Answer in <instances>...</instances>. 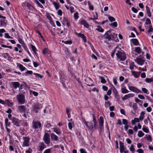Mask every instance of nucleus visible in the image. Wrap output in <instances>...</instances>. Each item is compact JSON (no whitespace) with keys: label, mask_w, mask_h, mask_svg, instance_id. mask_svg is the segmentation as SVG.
<instances>
[{"label":"nucleus","mask_w":153,"mask_h":153,"mask_svg":"<svg viewBox=\"0 0 153 153\" xmlns=\"http://www.w3.org/2000/svg\"><path fill=\"white\" fill-rule=\"evenodd\" d=\"M6 25V23L5 21L3 20L0 21V26L1 27H5Z\"/></svg>","instance_id":"35"},{"label":"nucleus","mask_w":153,"mask_h":153,"mask_svg":"<svg viewBox=\"0 0 153 153\" xmlns=\"http://www.w3.org/2000/svg\"><path fill=\"white\" fill-rule=\"evenodd\" d=\"M31 46L32 50L34 53L36 54V51H37L36 48L34 45H31Z\"/></svg>","instance_id":"39"},{"label":"nucleus","mask_w":153,"mask_h":153,"mask_svg":"<svg viewBox=\"0 0 153 153\" xmlns=\"http://www.w3.org/2000/svg\"><path fill=\"white\" fill-rule=\"evenodd\" d=\"M122 122L123 124L125 125H127L128 124V120L126 119H123Z\"/></svg>","instance_id":"50"},{"label":"nucleus","mask_w":153,"mask_h":153,"mask_svg":"<svg viewBox=\"0 0 153 153\" xmlns=\"http://www.w3.org/2000/svg\"><path fill=\"white\" fill-rule=\"evenodd\" d=\"M111 31L110 30H109L107 31V32L106 33L105 35H106V36H105V38L106 39H108V41H110L111 40H112V35H111V34L109 35L108 34V33H111Z\"/></svg>","instance_id":"15"},{"label":"nucleus","mask_w":153,"mask_h":153,"mask_svg":"<svg viewBox=\"0 0 153 153\" xmlns=\"http://www.w3.org/2000/svg\"><path fill=\"white\" fill-rule=\"evenodd\" d=\"M131 73L132 75L136 78H137L140 76V72H137L135 71H132Z\"/></svg>","instance_id":"21"},{"label":"nucleus","mask_w":153,"mask_h":153,"mask_svg":"<svg viewBox=\"0 0 153 153\" xmlns=\"http://www.w3.org/2000/svg\"><path fill=\"white\" fill-rule=\"evenodd\" d=\"M12 84L13 87L15 89H16L17 88L19 87L20 86V84L19 82H12Z\"/></svg>","instance_id":"22"},{"label":"nucleus","mask_w":153,"mask_h":153,"mask_svg":"<svg viewBox=\"0 0 153 153\" xmlns=\"http://www.w3.org/2000/svg\"><path fill=\"white\" fill-rule=\"evenodd\" d=\"M104 119L102 116H100L99 120V126L100 129L102 130L103 128Z\"/></svg>","instance_id":"12"},{"label":"nucleus","mask_w":153,"mask_h":153,"mask_svg":"<svg viewBox=\"0 0 153 153\" xmlns=\"http://www.w3.org/2000/svg\"><path fill=\"white\" fill-rule=\"evenodd\" d=\"M108 19L111 22H114L115 20V19L114 17L111 16H109Z\"/></svg>","instance_id":"52"},{"label":"nucleus","mask_w":153,"mask_h":153,"mask_svg":"<svg viewBox=\"0 0 153 153\" xmlns=\"http://www.w3.org/2000/svg\"><path fill=\"white\" fill-rule=\"evenodd\" d=\"M79 23L81 25H83L86 28H88L89 27V25L85 20H79Z\"/></svg>","instance_id":"13"},{"label":"nucleus","mask_w":153,"mask_h":153,"mask_svg":"<svg viewBox=\"0 0 153 153\" xmlns=\"http://www.w3.org/2000/svg\"><path fill=\"white\" fill-rule=\"evenodd\" d=\"M74 18L75 20H77L79 18L78 13L77 12H76L74 14Z\"/></svg>","instance_id":"46"},{"label":"nucleus","mask_w":153,"mask_h":153,"mask_svg":"<svg viewBox=\"0 0 153 153\" xmlns=\"http://www.w3.org/2000/svg\"><path fill=\"white\" fill-rule=\"evenodd\" d=\"M5 32V30L4 29H0V37H2L3 36L2 33Z\"/></svg>","instance_id":"54"},{"label":"nucleus","mask_w":153,"mask_h":153,"mask_svg":"<svg viewBox=\"0 0 153 153\" xmlns=\"http://www.w3.org/2000/svg\"><path fill=\"white\" fill-rule=\"evenodd\" d=\"M51 152V149H49L45 150L43 152V153H50Z\"/></svg>","instance_id":"64"},{"label":"nucleus","mask_w":153,"mask_h":153,"mask_svg":"<svg viewBox=\"0 0 153 153\" xmlns=\"http://www.w3.org/2000/svg\"><path fill=\"white\" fill-rule=\"evenodd\" d=\"M112 40H115L117 38V34L115 33H111Z\"/></svg>","instance_id":"37"},{"label":"nucleus","mask_w":153,"mask_h":153,"mask_svg":"<svg viewBox=\"0 0 153 153\" xmlns=\"http://www.w3.org/2000/svg\"><path fill=\"white\" fill-rule=\"evenodd\" d=\"M51 126V125L50 123H47L45 124L44 127L46 128H49Z\"/></svg>","instance_id":"42"},{"label":"nucleus","mask_w":153,"mask_h":153,"mask_svg":"<svg viewBox=\"0 0 153 153\" xmlns=\"http://www.w3.org/2000/svg\"><path fill=\"white\" fill-rule=\"evenodd\" d=\"M53 132H55L58 135L61 134V133L60 129L57 128H53Z\"/></svg>","instance_id":"25"},{"label":"nucleus","mask_w":153,"mask_h":153,"mask_svg":"<svg viewBox=\"0 0 153 153\" xmlns=\"http://www.w3.org/2000/svg\"><path fill=\"white\" fill-rule=\"evenodd\" d=\"M73 123H71V122H69L68 123V127L69 129L70 130H71L73 128Z\"/></svg>","instance_id":"51"},{"label":"nucleus","mask_w":153,"mask_h":153,"mask_svg":"<svg viewBox=\"0 0 153 153\" xmlns=\"http://www.w3.org/2000/svg\"><path fill=\"white\" fill-rule=\"evenodd\" d=\"M88 5L89 7V8L90 10H94V6L93 5H92L90 1H88Z\"/></svg>","instance_id":"33"},{"label":"nucleus","mask_w":153,"mask_h":153,"mask_svg":"<svg viewBox=\"0 0 153 153\" xmlns=\"http://www.w3.org/2000/svg\"><path fill=\"white\" fill-rule=\"evenodd\" d=\"M71 109L67 107L66 109V112L67 114H70Z\"/></svg>","instance_id":"60"},{"label":"nucleus","mask_w":153,"mask_h":153,"mask_svg":"<svg viewBox=\"0 0 153 153\" xmlns=\"http://www.w3.org/2000/svg\"><path fill=\"white\" fill-rule=\"evenodd\" d=\"M63 21L64 22H66L67 25L68 27H69L70 25V22L68 19L64 18Z\"/></svg>","instance_id":"45"},{"label":"nucleus","mask_w":153,"mask_h":153,"mask_svg":"<svg viewBox=\"0 0 153 153\" xmlns=\"http://www.w3.org/2000/svg\"><path fill=\"white\" fill-rule=\"evenodd\" d=\"M117 59L120 61H123L126 59V55L123 51H117V53H116Z\"/></svg>","instance_id":"1"},{"label":"nucleus","mask_w":153,"mask_h":153,"mask_svg":"<svg viewBox=\"0 0 153 153\" xmlns=\"http://www.w3.org/2000/svg\"><path fill=\"white\" fill-rule=\"evenodd\" d=\"M33 65L34 67L36 68L39 65V64L37 62H33Z\"/></svg>","instance_id":"58"},{"label":"nucleus","mask_w":153,"mask_h":153,"mask_svg":"<svg viewBox=\"0 0 153 153\" xmlns=\"http://www.w3.org/2000/svg\"><path fill=\"white\" fill-rule=\"evenodd\" d=\"M48 49L46 48H45L43 50L42 53L44 55L46 54L48 52Z\"/></svg>","instance_id":"59"},{"label":"nucleus","mask_w":153,"mask_h":153,"mask_svg":"<svg viewBox=\"0 0 153 153\" xmlns=\"http://www.w3.org/2000/svg\"><path fill=\"white\" fill-rule=\"evenodd\" d=\"M35 2L38 5V6L40 7L41 8H43V6L37 0H36Z\"/></svg>","instance_id":"41"},{"label":"nucleus","mask_w":153,"mask_h":153,"mask_svg":"<svg viewBox=\"0 0 153 153\" xmlns=\"http://www.w3.org/2000/svg\"><path fill=\"white\" fill-rule=\"evenodd\" d=\"M112 90L113 93L114 94H115L118 93L117 91L116 90V88L114 87H113L112 88Z\"/></svg>","instance_id":"61"},{"label":"nucleus","mask_w":153,"mask_h":153,"mask_svg":"<svg viewBox=\"0 0 153 153\" xmlns=\"http://www.w3.org/2000/svg\"><path fill=\"white\" fill-rule=\"evenodd\" d=\"M4 37L5 38L7 39H12L13 38L9 36L8 33H5L4 34Z\"/></svg>","instance_id":"53"},{"label":"nucleus","mask_w":153,"mask_h":153,"mask_svg":"<svg viewBox=\"0 0 153 153\" xmlns=\"http://www.w3.org/2000/svg\"><path fill=\"white\" fill-rule=\"evenodd\" d=\"M5 127H10V122L9 121L8 119L7 118L5 119Z\"/></svg>","instance_id":"24"},{"label":"nucleus","mask_w":153,"mask_h":153,"mask_svg":"<svg viewBox=\"0 0 153 153\" xmlns=\"http://www.w3.org/2000/svg\"><path fill=\"white\" fill-rule=\"evenodd\" d=\"M139 121V118H135L133 120H132L131 121V123L132 125L135 124L136 123H138Z\"/></svg>","instance_id":"29"},{"label":"nucleus","mask_w":153,"mask_h":153,"mask_svg":"<svg viewBox=\"0 0 153 153\" xmlns=\"http://www.w3.org/2000/svg\"><path fill=\"white\" fill-rule=\"evenodd\" d=\"M145 81L147 83H150L152 82V78H146L145 79Z\"/></svg>","instance_id":"49"},{"label":"nucleus","mask_w":153,"mask_h":153,"mask_svg":"<svg viewBox=\"0 0 153 153\" xmlns=\"http://www.w3.org/2000/svg\"><path fill=\"white\" fill-rule=\"evenodd\" d=\"M62 43H64L65 44L71 45L72 44V42L71 40H68L65 41H62Z\"/></svg>","instance_id":"44"},{"label":"nucleus","mask_w":153,"mask_h":153,"mask_svg":"<svg viewBox=\"0 0 153 153\" xmlns=\"http://www.w3.org/2000/svg\"><path fill=\"white\" fill-rule=\"evenodd\" d=\"M144 135V134L141 131H139L137 134L138 136L139 137H143Z\"/></svg>","instance_id":"38"},{"label":"nucleus","mask_w":153,"mask_h":153,"mask_svg":"<svg viewBox=\"0 0 153 153\" xmlns=\"http://www.w3.org/2000/svg\"><path fill=\"white\" fill-rule=\"evenodd\" d=\"M5 101L7 102V105L9 106H12L13 105V103L10 102L9 100H6Z\"/></svg>","instance_id":"36"},{"label":"nucleus","mask_w":153,"mask_h":153,"mask_svg":"<svg viewBox=\"0 0 153 153\" xmlns=\"http://www.w3.org/2000/svg\"><path fill=\"white\" fill-rule=\"evenodd\" d=\"M134 61L139 65L141 66L143 65L145 62V60L141 58H137L134 59Z\"/></svg>","instance_id":"10"},{"label":"nucleus","mask_w":153,"mask_h":153,"mask_svg":"<svg viewBox=\"0 0 153 153\" xmlns=\"http://www.w3.org/2000/svg\"><path fill=\"white\" fill-rule=\"evenodd\" d=\"M142 130L144 132L146 133H148L149 131V129L145 127L144 126H143Z\"/></svg>","instance_id":"43"},{"label":"nucleus","mask_w":153,"mask_h":153,"mask_svg":"<svg viewBox=\"0 0 153 153\" xmlns=\"http://www.w3.org/2000/svg\"><path fill=\"white\" fill-rule=\"evenodd\" d=\"M130 41L131 42H132V43L135 45L137 46L139 45V42L136 39H131Z\"/></svg>","instance_id":"19"},{"label":"nucleus","mask_w":153,"mask_h":153,"mask_svg":"<svg viewBox=\"0 0 153 153\" xmlns=\"http://www.w3.org/2000/svg\"><path fill=\"white\" fill-rule=\"evenodd\" d=\"M16 99L18 100V102L20 104H23L25 102V97L24 95L22 94L17 95Z\"/></svg>","instance_id":"3"},{"label":"nucleus","mask_w":153,"mask_h":153,"mask_svg":"<svg viewBox=\"0 0 153 153\" xmlns=\"http://www.w3.org/2000/svg\"><path fill=\"white\" fill-rule=\"evenodd\" d=\"M120 146V152L121 153L123 152L124 151V146L123 143L121 141L119 142Z\"/></svg>","instance_id":"18"},{"label":"nucleus","mask_w":153,"mask_h":153,"mask_svg":"<svg viewBox=\"0 0 153 153\" xmlns=\"http://www.w3.org/2000/svg\"><path fill=\"white\" fill-rule=\"evenodd\" d=\"M110 25L113 27H117V22H114L111 23Z\"/></svg>","instance_id":"48"},{"label":"nucleus","mask_w":153,"mask_h":153,"mask_svg":"<svg viewBox=\"0 0 153 153\" xmlns=\"http://www.w3.org/2000/svg\"><path fill=\"white\" fill-rule=\"evenodd\" d=\"M57 14L59 16H62V10L61 9L57 11Z\"/></svg>","instance_id":"62"},{"label":"nucleus","mask_w":153,"mask_h":153,"mask_svg":"<svg viewBox=\"0 0 153 153\" xmlns=\"http://www.w3.org/2000/svg\"><path fill=\"white\" fill-rule=\"evenodd\" d=\"M85 124L92 132L94 131V128L93 124L91 122H85Z\"/></svg>","instance_id":"11"},{"label":"nucleus","mask_w":153,"mask_h":153,"mask_svg":"<svg viewBox=\"0 0 153 153\" xmlns=\"http://www.w3.org/2000/svg\"><path fill=\"white\" fill-rule=\"evenodd\" d=\"M39 147L40 150L41 151L43 150L45 148H46V146L43 142H40L39 143Z\"/></svg>","instance_id":"20"},{"label":"nucleus","mask_w":153,"mask_h":153,"mask_svg":"<svg viewBox=\"0 0 153 153\" xmlns=\"http://www.w3.org/2000/svg\"><path fill=\"white\" fill-rule=\"evenodd\" d=\"M95 14H96V16H94V18H92L91 17H89V19L90 20H95L97 19L98 18V14L97 12H96L95 13Z\"/></svg>","instance_id":"56"},{"label":"nucleus","mask_w":153,"mask_h":153,"mask_svg":"<svg viewBox=\"0 0 153 153\" xmlns=\"http://www.w3.org/2000/svg\"><path fill=\"white\" fill-rule=\"evenodd\" d=\"M142 91L145 93L147 94H148L149 93H148L147 92H148V91L147 89H146L145 88H142Z\"/></svg>","instance_id":"57"},{"label":"nucleus","mask_w":153,"mask_h":153,"mask_svg":"<svg viewBox=\"0 0 153 153\" xmlns=\"http://www.w3.org/2000/svg\"><path fill=\"white\" fill-rule=\"evenodd\" d=\"M129 150L132 153H134L135 152V149L134 148V145L132 144L131 145L129 148Z\"/></svg>","instance_id":"34"},{"label":"nucleus","mask_w":153,"mask_h":153,"mask_svg":"<svg viewBox=\"0 0 153 153\" xmlns=\"http://www.w3.org/2000/svg\"><path fill=\"white\" fill-rule=\"evenodd\" d=\"M134 96V95L131 93H130L127 94L125 95L123 97H122V100L123 101L126 100L128 98H129L131 97H133Z\"/></svg>","instance_id":"14"},{"label":"nucleus","mask_w":153,"mask_h":153,"mask_svg":"<svg viewBox=\"0 0 153 153\" xmlns=\"http://www.w3.org/2000/svg\"><path fill=\"white\" fill-rule=\"evenodd\" d=\"M97 28L96 29V30L98 31L101 32L103 33L104 31V30L103 29L101 26H97Z\"/></svg>","instance_id":"31"},{"label":"nucleus","mask_w":153,"mask_h":153,"mask_svg":"<svg viewBox=\"0 0 153 153\" xmlns=\"http://www.w3.org/2000/svg\"><path fill=\"white\" fill-rule=\"evenodd\" d=\"M128 87L129 89L134 92L137 93H141V91L137 88L136 87L133 86L131 85H128Z\"/></svg>","instance_id":"9"},{"label":"nucleus","mask_w":153,"mask_h":153,"mask_svg":"<svg viewBox=\"0 0 153 153\" xmlns=\"http://www.w3.org/2000/svg\"><path fill=\"white\" fill-rule=\"evenodd\" d=\"M51 140L53 141H57L58 140V137L53 133L51 134Z\"/></svg>","instance_id":"17"},{"label":"nucleus","mask_w":153,"mask_h":153,"mask_svg":"<svg viewBox=\"0 0 153 153\" xmlns=\"http://www.w3.org/2000/svg\"><path fill=\"white\" fill-rule=\"evenodd\" d=\"M145 113L144 111H142L140 113V115L139 117V120H143L144 117V115Z\"/></svg>","instance_id":"26"},{"label":"nucleus","mask_w":153,"mask_h":153,"mask_svg":"<svg viewBox=\"0 0 153 153\" xmlns=\"http://www.w3.org/2000/svg\"><path fill=\"white\" fill-rule=\"evenodd\" d=\"M100 79H101V82L102 83H105L106 82V80L102 76H99Z\"/></svg>","instance_id":"40"},{"label":"nucleus","mask_w":153,"mask_h":153,"mask_svg":"<svg viewBox=\"0 0 153 153\" xmlns=\"http://www.w3.org/2000/svg\"><path fill=\"white\" fill-rule=\"evenodd\" d=\"M129 68L131 70H132L134 68V67H135V68H137V67L134 65V62L131 61L129 62Z\"/></svg>","instance_id":"23"},{"label":"nucleus","mask_w":153,"mask_h":153,"mask_svg":"<svg viewBox=\"0 0 153 153\" xmlns=\"http://www.w3.org/2000/svg\"><path fill=\"white\" fill-rule=\"evenodd\" d=\"M76 34L79 37H80L82 38V39L84 41V42H86V37L85 36V35L81 33H76Z\"/></svg>","instance_id":"16"},{"label":"nucleus","mask_w":153,"mask_h":153,"mask_svg":"<svg viewBox=\"0 0 153 153\" xmlns=\"http://www.w3.org/2000/svg\"><path fill=\"white\" fill-rule=\"evenodd\" d=\"M13 125L17 127H20L21 124V120L18 118L15 117L11 120Z\"/></svg>","instance_id":"6"},{"label":"nucleus","mask_w":153,"mask_h":153,"mask_svg":"<svg viewBox=\"0 0 153 153\" xmlns=\"http://www.w3.org/2000/svg\"><path fill=\"white\" fill-rule=\"evenodd\" d=\"M42 105L41 104L38 103H34L32 106V111L37 114L39 110L41 108Z\"/></svg>","instance_id":"2"},{"label":"nucleus","mask_w":153,"mask_h":153,"mask_svg":"<svg viewBox=\"0 0 153 153\" xmlns=\"http://www.w3.org/2000/svg\"><path fill=\"white\" fill-rule=\"evenodd\" d=\"M23 142L22 144L23 147H27L30 145V139L29 137H23Z\"/></svg>","instance_id":"5"},{"label":"nucleus","mask_w":153,"mask_h":153,"mask_svg":"<svg viewBox=\"0 0 153 153\" xmlns=\"http://www.w3.org/2000/svg\"><path fill=\"white\" fill-rule=\"evenodd\" d=\"M19 67L20 70L22 71H24L26 69L25 68L22 64H20L19 65Z\"/></svg>","instance_id":"47"},{"label":"nucleus","mask_w":153,"mask_h":153,"mask_svg":"<svg viewBox=\"0 0 153 153\" xmlns=\"http://www.w3.org/2000/svg\"><path fill=\"white\" fill-rule=\"evenodd\" d=\"M43 140L45 143L48 145L50 143V139L49 134L48 133H45L44 135Z\"/></svg>","instance_id":"8"},{"label":"nucleus","mask_w":153,"mask_h":153,"mask_svg":"<svg viewBox=\"0 0 153 153\" xmlns=\"http://www.w3.org/2000/svg\"><path fill=\"white\" fill-rule=\"evenodd\" d=\"M18 40L19 43L21 44L22 46L26 44L23 39L21 38L18 37Z\"/></svg>","instance_id":"28"},{"label":"nucleus","mask_w":153,"mask_h":153,"mask_svg":"<svg viewBox=\"0 0 153 153\" xmlns=\"http://www.w3.org/2000/svg\"><path fill=\"white\" fill-rule=\"evenodd\" d=\"M151 24V21L150 19L149 18H147L146 19V22H145V24L147 25Z\"/></svg>","instance_id":"55"},{"label":"nucleus","mask_w":153,"mask_h":153,"mask_svg":"<svg viewBox=\"0 0 153 153\" xmlns=\"http://www.w3.org/2000/svg\"><path fill=\"white\" fill-rule=\"evenodd\" d=\"M18 109L19 111L21 114L23 113L28 112V111L26 106L24 105L19 106L18 107Z\"/></svg>","instance_id":"7"},{"label":"nucleus","mask_w":153,"mask_h":153,"mask_svg":"<svg viewBox=\"0 0 153 153\" xmlns=\"http://www.w3.org/2000/svg\"><path fill=\"white\" fill-rule=\"evenodd\" d=\"M53 4L56 10H58L59 8V4L58 3H57L55 1H53Z\"/></svg>","instance_id":"32"},{"label":"nucleus","mask_w":153,"mask_h":153,"mask_svg":"<svg viewBox=\"0 0 153 153\" xmlns=\"http://www.w3.org/2000/svg\"><path fill=\"white\" fill-rule=\"evenodd\" d=\"M135 51L138 54L141 53L142 51L141 48L140 47H136L135 48Z\"/></svg>","instance_id":"30"},{"label":"nucleus","mask_w":153,"mask_h":153,"mask_svg":"<svg viewBox=\"0 0 153 153\" xmlns=\"http://www.w3.org/2000/svg\"><path fill=\"white\" fill-rule=\"evenodd\" d=\"M137 152L138 153H143L144 151L143 150L141 149H139L137 150Z\"/></svg>","instance_id":"63"},{"label":"nucleus","mask_w":153,"mask_h":153,"mask_svg":"<svg viewBox=\"0 0 153 153\" xmlns=\"http://www.w3.org/2000/svg\"><path fill=\"white\" fill-rule=\"evenodd\" d=\"M32 126L33 128L39 129L40 130H41L42 129V126L41 123L39 121H34L32 123Z\"/></svg>","instance_id":"4"},{"label":"nucleus","mask_w":153,"mask_h":153,"mask_svg":"<svg viewBox=\"0 0 153 153\" xmlns=\"http://www.w3.org/2000/svg\"><path fill=\"white\" fill-rule=\"evenodd\" d=\"M121 92L123 94H126L128 93L129 91L125 87L121 88Z\"/></svg>","instance_id":"27"}]
</instances>
